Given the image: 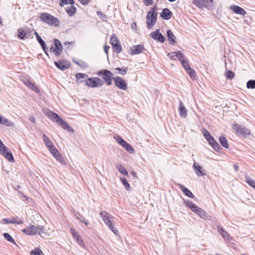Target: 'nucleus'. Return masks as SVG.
<instances>
[{
	"label": "nucleus",
	"instance_id": "obj_2",
	"mask_svg": "<svg viewBox=\"0 0 255 255\" xmlns=\"http://www.w3.org/2000/svg\"><path fill=\"white\" fill-rule=\"evenodd\" d=\"M157 9V6L155 5L147 13L146 19L147 27L148 29L151 28L156 22Z\"/></svg>",
	"mask_w": 255,
	"mask_h": 255
},
{
	"label": "nucleus",
	"instance_id": "obj_35",
	"mask_svg": "<svg viewBox=\"0 0 255 255\" xmlns=\"http://www.w3.org/2000/svg\"><path fill=\"white\" fill-rule=\"evenodd\" d=\"M117 169L118 170V171L122 174L125 175V176H128V172L127 171V170H126V169L122 165H121V164H118L117 165V166H116Z\"/></svg>",
	"mask_w": 255,
	"mask_h": 255
},
{
	"label": "nucleus",
	"instance_id": "obj_18",
	"mask_svg": "<svg viewBox=\"0 0 255 255\" xmlns=\"http://www.w3.org/2000/svg\"><path fill=\"white\" fill-rule=\"evenodd\" d=\"M3 223L5 224H16L17 225L22 224L23 223V219L22 218L18 219V217L12 218V219H3Z\"/></svg>",
	"mask_w": 255,
	"mask_h": 255
},
{
	"label": "nucleus",
	"instance_id": "obj_8",
	"mask_svg": "<svg viewBox=\"0 0 255 255\" xmlns=\"http://www.w3.org/2000/svg\"><path fill=\"white\" fill-rule=\"evenodd\" d=\"M0 153L9 162H14V158L11 152L8 151L2 141L0 139Z\"/></svg>",
	"mask_w": 255,
	"mask_h": 255
},
{
	"label": "nucleus",
	"instance_id": "obj_16",
	"mask_svg": "<svg viewBox=\"0 0 255 255\" xmlns=\"http://www.w3.org/2000/svg\"><path fill=\"white\" fill-rule=\"evenodd\" d=\"M22 81L25 85L34 92L36 93L39 92V90L38 88L35 85L34 83L32 82L29 79L23 78L22 79Z\"/></svg>",
	"mask_w": 255,
	"mask_h": 255
},
{
	"label": "nucleus",
	"instance_id": "obj_19",
	"mask_svg": "<svg viewBox=\"0 0 255 255\" xmlns=\"http://www.w3.org/2000/svg\"><path fill=\"white\" fill-rule=\"evenodd\" d=\"M193 169L197 174V175L199 176H202L206 175V173L204 170L203 169V168L200 166L198 163H194L193 165Z\"/></svg>",
	"mask_w": 255,
	"mask_h": 255
},
{
	"label": "nucleus",
	"instance_id": "obj_43",
	"mask_svg": "<svg viewBox=\"0 0 255 255\" xmlns=\"http://www.w3.org/2000/svg\"><path fill=\"white\" fill-rule=\"evenodd\" d=\"M74 3V0H60L59 2V4L61 6L67 4H73Z\"/></svg>",
	"mask_w": 255,
	"mask_h": 255
},
{
	"label": "nucleus",
	"instance_id": "obj_36",
	"mask_svg": "<svg viewBox=\"0 0 255 255\" xmlns=\"http://www.w3.org/2000/svg\"><path fill=\"white\" fill-rule=\"evenodd\" d=\"M0 124L6 126L7 127H13L14 126V123L8 120V119L5 118L3 117L1 122Z\"/></svg>",
	"mask_w": 255,
	"mask_h": 255
},
{
	"label": "nucleus",
	"instance_id": "obj_6",
	"mask_svg": "<svg viewBox=\"0 0 255 255\" xmlns=\"http://www.w3.org/2000/svg\"><path fill=\"white\" fill-rule=\"evenodd\" d=\"M22 232L28 235L33 236L36 234L40 235L44 232V228L42 226H35L30 225L29 227L22 230Z\"/></svg>",
	"mask_w": 255,
	"mask_h": 255
},
{
	"label": "nucleus",
	"instance_id": "obj_46",
	"mask_svg": "<svg viewBox=\"0 0 255 255\" xmlns=\"http://www.w3.org/2000/svg\"><path fill=\"white\" fill-rule=\"evenodd\" d=\"M225 76L227 79H232L235 77V74L231 70H228L225 72Z\"/></svg>",
	"mask_w": 255,
	"mask_h": 255
},
{
	"label": "nucleus",
	"instance_id": "obj_45",
	"mask_svg": "<svg viewBox=\"0 0 255 255\" xmlns=\"http://www.w3.org/2000/svg\"><path fill=\"white\" fill-rule=\"evenodd\" d=\"M30 255H44L43 252L39 249H35L31 251L30 253Z\"/></svg>",
	"mask_w": 255,
	"mask_h": 255
},
{
	"label": "nucleus",
	"instance_id": "obj_13",
	"mask_svg": "<svg viewBox=\"0 0 255 255\" xmlns=\"http://www.w3.org/2000/svg\"><path fill=\"white\" fill-rule=\"evenodd\" d=\"M115 85L120 89L127 90L128 85L125 80L121 77H115L113 78Z\"/></svg>",
	"mask_w": 255,
	"mask_h": 255
},
{
	"label": "nucleus",
	"instance_id": "obj_21",
	"mask_svg": "<svg viewBox=\"0 0 255 255\" xmlns=\"http://www.w3.org/2000/svg\"><path fill=\"white\" fill-rule=\"evenodd\" d=\"M172 14V12L168 8H165L162 9L160 13V16L164 19L169 20L171 18Z\"/></svg>",
	"mask_w": 255,
	"mask_h": 255
},
{
	"label": "nucleus",
	"instance_id": "obj_52",
	"mask_svg": "<svg viewBox=\"0 0 255 255\" xmlns=\"http://www.w3.org/2000/svg\"><path fill=\"white\" fill-rule=\"evenodd\" d=\"M41 46L42 47L43 50H44L45 53L47 55H48V48L46 47V44H45V42L43 41V43H40Z\"/></svg>",
	"mask_w": 255,
	"mask_h": 255
},
{
	"label": "nucleus",
	"instance_id": "obj_12",
	"mask_svg": "<svg viewBox=\"0 0 255 255\" xmlns=\"http://www.w3.org/2000/svg\"><path fill=\"white\" fill-rule=\"evenodd\" d=\"M194 4L199 7L210 9L213 5V0H193Z\"/></svg>",
	"mask_w": 255,
	"mask_h": 255
},
{
	"label": "nucleus",
	"instance_id": "obj_10",
	"mask_svg": "<svg viewBox=\"0 0 255 255\" xmlns=\"http://www.w3.org/2000/svg\"><path fill=\"white\" fill-rule=\"evenodd\" d=\"M63 47L61 42L57 39L54 40V45L50 47V51L52 52L56 56H58L61 54Z\"/></svg>",
	"mask_w": 255,
	"mask_h": 255
},
{
	"label": "nucleus",
	"instance_id": "obj_14",
	"mask_svg": "<svg viewBox=\"0 0 255 255\" xmlns=\"http://www.w3.org/2000/svg\"><path fill=\"white\" fill-rule=\"evenodd\" d=\"M149 35L153 39L161 43H163L165 40L164 37L159 32V29H156L154 32L151 33Z\"/></svg>",
	"mask_w": 255,
	"mask_h": 255
},
{
	"label": "nucleus",
	"instance_id": "obj_22",
	"mask_svg": "<svg viewBox=\"0 0 255 255\" xmlns=\"http://www.w3.org/2000/svg\"><path fill=\"white\" fill-rule=\"evenodd\" d=\"M179 112L180 117L182 118H186L187 117L188 111L181 101H180L179 102Z\"/></svg>",
	"mask_w": 255,
	"mask_h": 255
},
{
	"label": "nucleus",
	"instance_id": "obj_1",
	"mask_svg": "<svg viewBox=\"0 0 255 255\" xmlns=\"http://www.w3.org/2000/svg\"><path fill=\"white\" fill-rule=\"evenodd\" d=\"M46 116L50 119L55 121L59 125L62 127L64 129H67L69 131H74L70 126L65 122L59 116V115L52 111H48L46 113Z\"/></svg>",
	"mask_w": 255,
	"mask_h": 255
},
{
	"label": "nucleus",
	"instance_id": "obj_31",
	"mask_svg": "<svg viewBox=\"0 0 255 255\" xmlns=\"http://www.w3.org/2000/svg\"><path fill=\"white\" fill-rule=\"evenodd\" d=\"M66 10L68 14L72 16L75 13L76 8L73 4H71L70 6L66 7Z\"/></svg>",
	"mask_w": 255,
	"mask_h": 255
},
{
	"label": "nucleus",
	"instance_id": "obj_33",
	"mask_svg": "<svg viewBox=\"0 0 255 255\" xmlns=\"http://www.w3.org/2000/svg\"><path fill=\"white\" fill-rule=\"evenodd\" d=\"M219 141L222 146L226 148L229 147L228 142L226 138L224 136H220L219 137Z\"/></svg>",
	"mask_w": 255,
	"mask_h": 255
},
{
	"label": "nucleus",
	"instance_id": "obj_30",
	"mask_svg": "<svg viewBox=\"0 0 255 255\" xmlns=\"http://www.w3.org/2000/svg\"><path fill=\"white\" fill-rule=\"evenodd\" d=\"M88 75L85 74L77 73L76 75L77 83H81L84 82V80L88 78Z\"/></svg>",
	"mask_w": 255,
	"mask_h": 255
},
{
	"label": "nucleus",
	"instance_id": "obj_48",
	"mask_svg": "<svg viewBox=\"0 0 255 255\" xmlns=\"http://www.w3.org/2000/svg\"><path fill=\"white\" fill-rule=\"evenodd\" d=\"M119 41L117 37V36L115 34H113L110 39V43L112 45H114V44L117 43V42H119Z\"/></svg>",
	"mask_w": 255,
	"mask_h": 255
},
{
	"label": "nucleus",
	"instance_id": "obj_61",
	"mask_svg": "<svg viewBox=\"0 0 255 255\" xmlns=\"http://www.w3.org/2000/svg\"><path fill=\"white\" fill-rule=\"evenodd\" d=\"M109 48H110V47L108 46H104V51L107 54H108V51Z\"/></svg>",
	"mask_w": 255,
	"mask_h": 255
},
{
	"label": "nucleus",
	"instance_id": "obj_3",
	"mask_svg": "<svg viewBox=\"0 0 255 255\" xmlns=\"http://www.w3.org/2000/svg\"><path fill=\"white\" fill-rule=\"evenodd\" d=\"M40 19L49 25L58 26L60 22L58 18L48 13H41L39 16Z\"/></svg>",
	"mask_w": 255,
	"mask_h": 255
},
{
	"label": "nucleus",
	"instance_id": "obj_40",
	"mask_svg": "<svg viewBox=\"0 0 255 255\" xmlns=\"http://www.w3.org/2000/svg\"><path fill=\"white\" fill-rule=\"evenodd\" d=\"M112 46L113 47L114 51H115V52L117 53H120L122 50V46L121 44L119 43V42H117V43L116 44H114L112 45Z\"/></svg>",
	"mask_w": 255,
	"mask_h": 255
},
{
	"label": "nucleus",
	"instance_id": "obj_51",
	"mask_svg": "<svg viewBox=\"0 0 255 255\" xmlns=\"http://www.w3.org/2000/svg\"><path fill=\"white\" fill-rule=\"evenodd\" d=\"M200 210H199L198 211V214L201 217V218H204L206 217V212L204 211L201 208H200Z\"/></svg>",
	"mask_w": 255,
	"mask_h": 255
},
{
	"label": "nucleus",
	"instance_id": "obj_37",
	"mask_svg": "<svg viewBox=\"0 0 255 255\" xmlns=\"http://www.w3.org/2000/svg\"><path fill=\"white\" fill-rule=\"evenodd\" d=\"M43 140L47 148L53 145L49 137L45 134L43 135Z\"/></svg>",
	"mask_w": 255,
	"mask_h": 255
},
{
	"label": "nucleus",
	"instance_id": "obj_28",
	"mask_svg": "<svg viewBox=\"0 0 255 255\" xmlns=\"http://www.w3.org/2000/svg\"><path fill=\"white\" fill-rule=\"evenodd\" d=\"M179 61L185 70L190 67L188 62L184 55L179 56Z\"/></svg>",
	"mask_w": 255,
	"mask_h": 255
},
{
	"label": "nucleus",
	"instance_id": "obj_5",
	"mask_svg": "<svg viewBox=\"0 0 255 255\" xmlns=\"http://www.w3.org/2000/svg\"><path fill=\"white\" fill-rule=\"evenodd\" d=\"M97 75L101 77L105 82L107 85H111L112 83V79H113V74L109 70L107 69L101 70L99 71Z\"/></svg>",
	"mask_w": 255,
	"mask_h": 255
},
{
	"label": "nucleus",
	"instance_id": "obj_17",
	"mask_svg": "<svg viewBox=\"0 0 255 255\" xmlns=\"http://www.w3.org/2000/svg\"><path fill=\"white\" fill-rule=\"evenodd\" d=\"M70 232L73 238L76 240L77 243L82 247H84L85 244L81 237L77 233V232L72 228L70 229Z\"/></svg>",
	"mask_w": 255,
	"mask_h": 255
},
{
	"label": "nucleus",
	"instance_id": "obj_27",
	"mask_svg": "<svg viewBox=\"0 0 255 255\" xmlns=\"http://www.w3.org/2000/svg\"><path fill=\"white\" fill-rule=\"evenodd\" d=\"M180 189L184 193L185 195H186L187 196L190 197V198H194V195L192 194V193L187 188L185 187L184 186H183L181 184H179V185Z\"/></svg>",
	"mask_w": 255,
	"mask_h": 255
},
{
	"label": "nucleus",
	"instance_id": "obj_57",
	"mask_svg": "<svg viewBox=\"0 0 255 255\" xmlns=\"http://www.w3.org/2000/svg\"><path fill=\"white\" fill-rule=\"evenodd\" d=\"M75 63L78 65L79 66H80V67H83V68H85V67H88V65L87 64L84 62H75Z\"/></svg>",
	"mask_w": 255,
	"mask_h": 255
},
{
	"label": "nucleus",
	"instance_id": "obj_26",
	"mask_svg": "<svg viewBox=\"0 0 255 255\" xmlns=\"http://www.w3.org/2000/svg\"><path fill=\"white\" fill-rule=\"evenodd\" d=\"M144 50V47L142 45H137L132 47L131 54L136 55L141 53Z\"/></svg>",
	"mask_w": 255,
	"mask_h": 255
},
{
	"label": "nucleus",
	"instance_id": "obj_42",
	"mask_svg": "<svg viewBox=\"0 0 255 255\" xmlns=\"http://www.w3.org/2000/svg\"><path fill=\"white\" fill-rule=\"evenodd\" d=\"M121 181L122 184L125 187L126 189L128 191L130 190V185L127 181V180L125 178H121Z\"/></svg>",
	"mask_w": 255,
	"mask_h": 255
},
{
	"label": "nucleus",
	"instance_id": "obj_32",
	"mask_svg": "<svg viewBox=\"0 0 255 255\" xmlns=\"http://www.w3.org/2000/svg\"><path fill=\"white\" fill-rule=\"evenodd\" d=\"M18 37L20 39H24L25 38H28L29 36L27 35L28 34L27 31L25 32L23 29H18Z\"/></svg>",
	"mask_w": 255,
	"mask_h": 255
},
{
	"label": "nucleus",
	"instance_id": "obj_25",
	"mask_svg": "<svg viewBox=\"0 0 255 255\" xmlns=\"http://www.w3.org/2000/svg\"><path fill=\"white\" fill-rule=\"evenodd\" d=\"M166 34L168 40L170 44H175L176 43V37L170 30H167L166 31Z\"/></svg>",
	"mask_w": 255,
	"mask_h": 255
},
{
	"label": "nucleus",
	"instance_id": "obj_49",
	"mask_svg": "<svg viewBox=\"0 0 255 255\" xmlns=\"http://www.w3.org/2000/svg\"><path fill=\"white\" fill-rule=\"evenodd\" d=\"M191 78L195 77L196 73L195 71L190 67L185 70Z\"/></svg>",
	"mask_w": 255,
	"mask_h": 255
},
{
	"label": "nucleus",
	"instance_id": "obj_41",
	"mask_svg": "<svg viewBox=\"0 0 255 255\" xmlns=\"http://www.w3.org/2000/svg\"><path fill=\"white\" fill-rule=\"evenodd\" d=\"M115 70L118 71L119 74H121L122 75L126 74L128 71V67H123V68H116L115 69Z\"/></svg>",
	"mask_w": 255,
	"mask_h": 255
},
{
	"label": "nucleus",
	"instance_id": "obj_7",
	"mask_svg": "<svg viewBox=\"0 0 255 255\" xmlns=\"http://www.w3.org/2000/svg\"><path fill=\"white\" fill-rule=\"evenodd\" d=\"M85 84L90 88H97L103 86L104 82L98 77L89 78L86 81Z\"/></svg>",
	"mask_w": 255,
	"mask_h": 255
},
{
	"label": "nucleus",
	"instance_id": "obj_4",
	"mask_svg": "<svg viewBox=\"0 0 255 255\" xmlns=\"http://www.w3.org/2000/svg\"><path fill=\"white\" fill-rule=\"evenodd\" d=\"M101 216L108 228L115 234H117L118 231L114 226L113 223L111 220V215L106 211H102L100 213Z\"/></svg>",
	"mask_w": 255,
	"mask_h": 255
},
{
	"label": "nucleus",
	"instance_id": "obj_58",
	"mask_svg": "<svg viewBox=\"0 0 255 255\" xmlns=\"http://www.w3.org/2000/svg\"><path fill=\"white\" fill-rule=\"evenodd\" d=\"M145 5H150L153 3V0H144Z\"/></svg>",
	"mask_w": 255,
	"mask_h": 255
},
{
	"label": "nucleus",
	"instance_id": "obj_9",
	"mask_svg": "<svg viewBox=\"0 0 255 255\" xmlns=\"http://www.w3.org/2000/svg\"><path fill=\"white\" fill-rule=\"evenodd\" d=\"M233 128L238 134L244 137L248 136L251 134L250 130L244 126L235 124L233 125Z\"/></svg>",
	"mask_w": 255,
	"mask_h": 255
},
{
	"label": "nucleus",
	"instance_id": "obj_53",
	"mask_svg": "<svg viewBox=\"0 0 255 255\" xmlns=\"http://www.w3.org/2000/svg\"><path fill=\"white\" fill-rule=\"evenodd\" d=\"M48 149L52 155L55 154V153L58 151L53 145L48 148Z\"/></svg>",
	"mask_w": 255,
	"mask_h": 255
},
{
	"label": "nucleus",
	"instance_id": "obj_20",
	"mask_svg": "<svg viewBox=\"0 0 255 255\" xmlns=\"http://www.w3.org/2000/svg\"><path fill=\"white\" fill-rule=\"evenodd\" d=\"M230 8L233 10L235 13L239 14L242 15H245L247 12L243 8L236 5H232L230 6Z\"/></svg>",
	"mask_w": 255,
	"mask_h": 255
},
{
	"label": "nucleus",
	"instance_id": "obj_34",
	"mask_svg": "<svg viewBox=\"0 0 255 255\" xmlns=\"http://www.w3.org/2000/svg\"><path fill=\"white\" fill-rule=\"evenodd\" d=\"M218 230L222 237L226 240H229L230 236L224 229L220 226H218Z\"/></svg>",
	"mask_w": 255,
	"mask_h": 255
},
{
	"label": "nucleus",
	"instance_id": "obj_50",
	"mask_svg": "<svg viewBox=\"0 0 255 255\" xmlns=\"http://www.w3.org/2000/svg\"><path fill=\"white\" fill-rule=\"evenodd\" d=\"M97 14L99 17H100L102 20L107 21V16L105 14L100 11H97Z\"/></svg>",
	"mask_w": 255,
	"mask_h": 255
},
{
	"label": "nucleus",
	"instance_id": "obj_29",
	"mask_svg": "<svg viewBox=\"0 0 255 255\" xmlns=\"http://www.w3.org/2000/svg\"><path fill=\"white\" fill-rule=\"evenodd\" d=\"M167 56L169 57V58L171 60H175L176 58H178L179 60V57L180 56H183V54L181 52V51L177 52H172L169 53L167 54Z\"/></svg>",
	"mask_w": 255,
	"mask_h": 255
},
{
	"label": "nucleus",
	"instance_id": "obj_62",
	"mask_svg": "<svg viewBox=\"0 0 255 255\" xmlns=\"http://www.w3.org/2000/svg\"><path fill=\"white\" fill-rule=\"evenodd\" d=\"M234 168L236 171H237L239 169V166L237 163L234 164Z\"/></svg>",
	"mask_w": 255,
	"mask_h": 255
},
{
	"label": "nucleus",
	"instance_id": "obj_38",
	"mask_svg": "<svg viewBox=\"0 0 255 255\" xmlns=\"http://www.w3.org/2000/svg\"><path fill=\"white\" fill-rule=\"evenodd\" d=\"M245 181L252 187L255 188V181L250 177L246 176Z\"/></svg>",
	"mask_w": 255,
	"mask_h": 255
},
{
	"label": "nucleus",
	"instance_id": "obj_11",
	"mask_svg": "<svg viewBox=\"0 0 255 255\" xmlns=\"http://www.w3.org/2000/svg\"><path fill=\"white\" fill-rule=\"evenodd\" d=\"M114 138L116 139V141L121 145L127 151L130 153H134L135 152L134 149L120 136H115Z\"/></svg>",
	"mask_w": 255,
	"mask_h": 255
},
{
	"label": "nucleus",
	"instance_id": "obj_59",
	"mask_svg": "<svg viewBox=\"0 0 255 255\" xmlns=\"http://www.w3.org/2000/svg\"><path fill=\"white\" fill-rule=\"evenodd\" d=\"M83 5L87 4L90 1V0H78Z\"/></svg>",
	"mask_w": 255,
	"mask_h": 255
},
{
	"label": "nucleus",
	"instance_id": "obj_15",
	"mask_svg": "<svg viewBox=\"0 0 255 255\" xmlns=\"http://www.w3.org/2000/svg\"><path fill=\"white\" fill-rule=\"evenodd\" d=\"M54 64L58 68L61 70L68 69L70 66V63L66 61L58 60L54 62Z\"/></svg>",
	"mask_w": 255,
	"mask_h": 255
},
{
	"label": "nucleus",
	"instance_id": "obj_39",
	"mask_svg": "<svg viewBox=\"0 0 255 255\" xmlns=\"http://www.w3.org/2000/svg\"><path fill=\"white\" fill-rule=\"evenodd\" d=\"M53 155L54 157L60 163H63L64 162V159L61 154L60 153L59 151H57L55 154H53Z\"/></svg>",
	"mask_w": 255,
	"mask_h": 255
},
{
	"label": "nucleus",
	"instance_id": "obj_55",
	"mask_svg": "<svg viewBox=\"0 0 255 255\" xmlns=\"http://www.w3.org/2000/svg\"><path fill=\"white\" fill-rule=\"evenodd\" d=\"M74 215L77 219H78L81 222H83L82 219L85 218L81 214L78 212H76Z\"/></svg>",
	"mask_w": 255,
	"mask_h": 255
},
{
	"label": "nucleus",
	"instance_id": "obj_60",
	"mask_svg": "<svg viewBox=\"0 0 255 255\" xmlns=\"http://www.w3.org/2000/svg\"><path fill=\"white\" fill-rule=\"evenodd\" d=\"M131 26L132 29H135L136 28V23L135 22H133L131 24Z\"/></svg>",
	"mask_w": 255,
	"mask_h": 255
},
{
	"label": "nucleus",
	"instance_id": "obj_23",
	"mask_svg": "<svg viewBox=\"0 0 255 255\" xmlns=\"http://www.w3.org/2000/svg\"><path fill=\"white\" fill-rule=\"evenodd\" d=\"M207 140L215 150L219 151L220 150V147L219 143L215 140L212 136L207 138Z\"/></svg>",
	"mask_w": 255,
	"mask_h": 255
},
{
	"label": "nucleus",
	"instance_id": "obj_44",
	"mask_svg": "<svg viewBox=\"0 0 255 255\" xmlns=\"http://www.w3.org/2000/svg\"><path fill=\"white\" fill-rule=\"evenodd\" d=\"M247 87L248 89H255V80H251L247 82Z\"/></svg>",
	"mask_w": 255,
	"mask_h": 255
},
{
	"label": "nucleus",
	"instance_id": "obj_56",
	"mask_svg": "<svg viewBox=\"0 0 255 255\" xmlns=\"http://www.w3.org/2000/svg\"><path fill=\"white\" fill-rule=\"evenodd\" d=\"M34 34L35 35V36L36 37V39L37 40V41H38L39 43L40 44V43H43V41H44L42 38L41 37L39 36V35L38 34V33L35 31L34 32Z\"/></svg>",
	"mask_w": 255,
	"mask_h": 255
},
{
	"label": "nucleus",
	"instance_id": "obj_64",
	"mask_svg": "<svg viewBox=\"0 0 255 255\" xmlns=\"http://www.w3.org/2000/svg\"><path fill=\"white\" fill-rule=\"evenodd\" d=\"M131 175L133 176V177H137L136 176V173L134 172V171H131Z\"/></svg>",
	"mask_w": 255,
	"mask_h": 255
},
{
	"label": "nucleus",
	"instance_id": "obj_63",
	"mask_svg": "<svg viewBox=\"0 0 255 255\" xmlns=\"http://www.w3.org/2000/svg\"><path fill=\"white\" fill-rule=\"evenodd\" d=\"M82 220H83L82 223H84L85 224V225L87 226L88 225H89V223L87 220H86L85 219H83Z\"/></svg>",
	"mask_w": 255,
	"mask_h": 255
},
{
	"label": "nucleus",
	"instance_id": "obj_54",
	"mask_svg": "<svg viewBox=\"0 0 255 255\" xmlns=\"http://www.w3.org/2000/svg\"><path fill=\"white\" fill-rule=\"evenodd\" d=\"M202 132L206 140L212 136L209 132L206 129H204Z\"/></svg>",
	"mask_w": 255,
	"mask_h": 255
},
{
	"label": "nucleus",
	"instance_id": "obj_24",
	"mask_svg": "<svg viewBox=\"0 0 255 255\" xmlns=\"http://www.w3.org/2000/svg\"><path fill=\"white\" fill-rule=\"evenodd\" d=\"M186 206L189 207L193 212L198 213V211L200 209V207H198L196 204H194L192 202L187 200L185 201Z\"/></svg>",
	"mask_w": 255,
	"mask_h": 255
},
{
	"label": "nucleus",
	"instance_id": "obj_47",
	"mask_svg": "<svg viewBox=\"0 0 255 255\" xmlns=\"http://www.w3.org/2000/svg\"><path fill=\"white\" fill-rule=\"evenodd\" d=\"M3 237L8 242L15 244L13 239L10 236L8 233H4Z\"/></svg>",
	"mask_w": 255,
	"mask_h": 255
}]
</instances>
